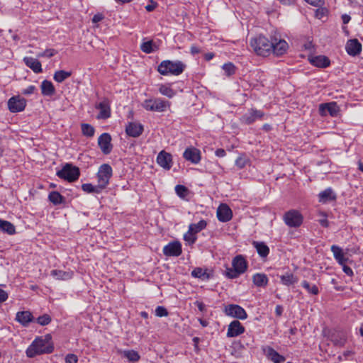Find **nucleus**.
I'll use <instances>...</instances> for the list:
<instances>
[{"label":"nucleus","mask_w":363,"mask_h":363,"mask_svg":"<svg viewBox=\"0 0 363 363\" xmlns=\"http://www.w3.org/2000/svg\"><path fill=\"white\" fill-rule=\"evenodd\" d=\"M53 351V347L43 337L35 338L27 348L26 353L28 357L32 358L42 354H50Z\"/></svg>","instance_id":"obj_1"},{"label":"nucleus","mask_w":363,"mask_h":363,"mask_svg":"<svg viewBox=\"0 0 363 363\" xmlns=\"http://www.w3.org/2000/svg\"><path fill=\"white\" fill-rule=\"evenodd\" d=\"M247 269V262L241 255L235 256L232 260V268L226 267L224 275L228 279H236L244 274Z\"/></svg>","instance_id":"obj_2"},{"label":"nucleus","mask_w":363,"mask_h":363,"mask_svg":"<svg viewBox=\"0 0 363 363\" xmlns=\"http://www.w3.org/2000/svg\"><path fill=\"white\" fill-rule=\"evenodd\" d=\"M186 65L182 61L163 60L158 65L157 71L162 75H174L181 74L185 69Z\"/></svg>","instance_id":"obj_3"},{"label":"nucleus","mask_w":363,"mask_h":363,"mask_svg":"<svg viewBox=\"0 0 363 363\" xmlns=\"http://www.w3.org/2000/svg\"><path fill=\"white\" fill-rule=\"evenodd\" d=\"M250 46L255 52L260 56H268L273 48V44L263 35H259L252 38L250 40Z\"/></svg>","instance_id":"obj_4"},{"label":"nucleus","mask_w":363,"mask_h":363,"mask_svg":"<svg viewBox=\"0 0 363 363\" xmlns=\"http://www.w3.org/2000/svg\"><path fill=\"white\" fill-rule=\"evenodd\" d=\"M171 103L162 98H151L145 99L142 106L146 111L164 112L170 108Z\"/></svg>","instance_id":"obj_5"},{"label":"nucleus","mask_w":363,"mask_h":363,"mask_svg":"<svg viewBox=\"0 0 363 363\" xmlns=\"http://www.w3.org/2000/svg\"><path fill=\"white\" fill-rule=\"evenodd\" d=\"M57 176L69 182H73L78 179L80 172L79 169L70 163L65 164L62 169L57 172Z\"/></svg>","instance_id":"obj_6"},{"label":"nucleus","mask_w":363,"mask_h":363,"mask_svg":"<svg viewBox=\"0 0 363 363\" xmlns=\"http://www.w3.org/2000/svg\"><path fill=\"white\" fill-rule=\"evenodd\" d=\"M112 174L113 169L108 164H101L96 174L98 188L101 189L102 191L106 188L109 184Z\"/></svg>","instance_id":"obj_7"},{"label":"nucleus","mask_w":363,"mask_h":363,"mask_svg":"<svg viewBox=\"0 0 363 363\" xmlns=\"http://www.w3.org/2000/svg\"><path fill=\"white\" fill-rule=\"evenodd\" d=\"M283 220L289 227L298 228L303 223V217L298 211L292 209L284 214Z\"/></svg>","instance_id":"obj_8"},{"label":"nucleus","mask_w":363,"mask_h":363,"mask_svg":"<svg viewBox=\"0 0 363 363\" xmlns=\"http://www.w3.org/2000/svg\"><path fill=\"white\" fill-rule=\"evenodd\" d=\"M271 43L273 44L272 52L277 56L284 54L289 46L286 40L281 38L279 34L274 32V35H271Z\"/></svg>","instance_id":"obj_9"},{"label":"nucleus","mask_w":363,"mask_h":363,"mask_svg":"<svg viewBox=\"0 0 363 363\" xmlns=\"http://www.w3.org/2000/svg\"><path fill=\"white\" fill-rule=\"evenodd\" d=\"M224 313L228 316L240 320H245L247 318L245 310L237 304H229L226 306L224 309Z\"/></svg>","instance_id":"obj_10"},{"label":"nucleus","mask_w":363,"mask_h":363,"mask_svg":"<svg viewBox=\"0 0 363 363\" xmlns=\"http://www.w3.org/2000/svg\"><path fill=\"white\" fill-rule=\"evenodd\" d=\"M26 106V100L20 96L11 97L8 101V108L11 113L23 111Z\"/></svg>","instance_id":"obj_11"},{"label":"nucleus","mask_w":363,"mask_h":363,"mask_svg":"<svg viewBox=\"0 0 363 363\" xmlns=\"http://www.w3.org/2000/svg\"><path fill=\"white\" fill-rule=\"evenodd\" d=\"M111 137L109 133H102L98 138V145L104 155L109 154L113 148Z\"/></svg>","instance_id":"obj_12"},{"label":"nucleus","mask_w":363,"mask_h":363,"mask_svg":"<svg viewBox=\"0 0 363 363\" xmlns=\"http://www.w3.org/2000/svg\"><path fill=\"white\" fill-rule=\"evenodd\" d=\"M339 111L340 108L336 102L321 104L319 106V113L322 116L330 114L331 116L334 117L337 116Z\"/></svg>","instance_id":"obj_13"},{"label":"nucleus","mask_w":363,"mask_h":363,"mask_svg":"<svg viewBox=\"0 0 363 363\" xmlns=\"http://www.w3.org/2000/svg\"><path fill=\"white\" fill-rule=\"evenodd\" d=\"M264 115L262 111L251 108L242 116L241 121L245 124L249 125L257 120L262 119Z\"/></svg>","instance_id":"obj_14"},{"label":"nucleus","mask_w":363,"mask_h":363,"mask_svg":"<svg viewBox=\"0 0 363 363\" xmlns=\"http://www.w3.org/2000/svg\"><path fill=\"white\" fill-rule=\"evenodd\" d=\"M182 252V245L179 241L171 242L163 248L164 255L168 257H178Z\"/></svg>","instance_id":"obj_15"},{"label":"nucleus","mask_w":363,"mask_h":363,"mask_svg":"<svg viewBox=\"0 0 363 363\" xmlns=\"http://www.w3.org/2000/svg\"><path fill=\"white\" fill-rule=\"evenodd\" d=\"M96 108L99 110L97 116L98 119H107L111 116V107L109 101L104 99L100 103L96 105Z\"/></svg>","instance_id":"obj_16"},{"label":"nucleus","mask_w":363,"mask_h":363,"mask_svg":"<svg viewBox=\"0 0 363 363\" xmlns=\"http://www.w3.org/2000/svg\"><path fill=\"white\" fill-rule=\"evenodd\" d=\"M217 218L220 222H228L231 220L233 213L229 206L225 203H221L217 209Z\"/></svg>","instance_id":"obj_17"},{"label":"nucleus","mask_w":363,"mask_h":363,"mask_svg":"<svg viewBox=\"0 0 363 363\" xmlns=\"http://www.w3.org/2000/svg\"><path fill=\"white\" fill-rule=\"evenodd\" d=\"M157 164L162 168L169 170L172 166V159L171 154L162 150L157 157Z\"/></svg>","instance_id":"obj_18"},{"label":"nucleus","mask_w":363,"mask_h":363,"mask_svg":"<svg viewBox=\"0 0 363 363\" xmlns=\"http://www.w3.org/2000/svg\"><path fill=\"white\" fill-rule=\"evenodd\" d=\"M143 132V125L138 122H129L125 127V133L133 138L139 137Z\"/></svg>","instance_id":"obj_19"},{"label":"nucleus","mask_w":363,"mask_h":363,"mask_svg":"<svg viewBox=\"0 0 363 363\" xmlns=\"http://www.w3.org/2000/svg\"><path fill=\"white\" fill-rule=\"evenodd\" d=\"M345 50L350 56H357L362 51V45L357 39H351L347 40Z\"/></svg>","instance_id":"obj_20"},{"label":"nucleus","mask_w":363,"mask_h":363,"mask_svg":"<svg viewBox=\"0 0 363 363\" xmlns=\"http://www.w3.org/2000/svg\"><path fill=\"white\" fill-rule=\"evenodd\" d=\"M245 332V328L238 320L232 321L228 328L227 337H237Z\"/></svg>","instance_id":"obj_21"},{"label":"nucleus","mask_w":363,"mask_h":363,"mask_svg":"<svg viewBox=\"0 0 363 363\" xmlns=\"http://www.w3.org/2000/svg\"><path fill=\"white\" fill-rule=\"evenodd\" d=\"M183 157L187 161L198 164L201 160V152L195 147H188L184 152Z\"/></svg>","instance_id":"obj_22"},{"label":"nucleus","mask_w":363,"mask_h":363,"mask_svg":"<svg viewBox=\"0 0 363 363\" xmlns=\"http://www.w3.org/2000/svg\"><path fill=\"white\" fill-rule=\"evenodd\" d=\"M15 320L23 327L28 326L29 323L34 321V317L29 311H18Z\"/></svg>","instance_id":"obj_23"},{"label":"nucleus","mask_w":363,"mask_h":363,"mask_svg":"<svg viewBox=\"0 0 363 363\" xmlns=\"http://www.w3.org/2000/svg\"><path fill=\"white\" fill-rule=\"evenodd\" d=\"M266 357L274 363H282L285 361V357L279 354L275 350L269 346L263 348Z\"/></svg>","instance_id":"obj_24"},{"label":"nucleus","mask_w":363,"mask_h":363,"mask_svg":"<svg viewBox=\"0 0 363 363\" xmlns=\"http://www.w3.org/2000/svg\"><path fill=\"white\" fill-rule=\"evenodd\" d=\"M23 62L27 67L30 68L35 73H41L43 72L40 62L31 57H25Z\"/></svg>","instance_id":"obj_25"},{"label":"nucleus","mask_w":363,"mask_h":363,"mask_svg":"<svg viewBox=\"0 0 363 363\" xmlns=\"http://www.w3.org/2000/svg\"><path fill=\"white\" fill-rule=\"evenodd\" d=\"M310 62L313 65L320 68H325L330 64L329 58L324 55L311 57L310 58Z\"/></svg>","instance_id":"obj_26"},{"label":"nucleus","mask_w":363,"mask_h":363,"mask_svg":"<svg viewBox=\"0 0 363 363\" xmlns=\"http://www.w3.org/2000/svg\"><path fill=\"white\" fill-rule=\"evenodd\" d=\"M330 249L339 264L344 265L347 262L348 258L345 257L342 250L339 246L332 245Z\"/></svg>","instance_id":"obj_27"},{"label":"nucleus","mask_w":363,"mask_h":363,"mask_svg":"<svg viewBox=\"0 0 363 363\" xmlns=\"http://www.w3.org/2000/svg\"><path fill=\"white\" fill-rule=\"evenodd\" d=\"M41 93L45 96H52L55 94V89L52 83L48 80H43L40 85Z\"/></svg>","instance_id":"obj_28"},{"label":"nucleus","mask_w":363,"mask_h":363,"mask_svg":"<svg viewBox=\"0 0 363 363\" xmlns=\"http://www.w3.org/2000/svg\"><path fill=\"white\" fill-rule=\"evenodd\" d=\"M318 197L319 201L321 203H327L336 199V195L331 188H328L320 192Z\"/></svg>","instance_id":"obj_29"},{"label":"nucleus","mask_w":363,"mask_h":363,"mask_svg":"<svg viewBox=\"0 0 363 363\" xmlns=\"http://www.w3.org/2000/svg\"><path fill=\"white\" fill-rule=\"evenodd\" d=\"M50 275L57 280H68L72 279L73 277V272L72 271L65 272L53 269L50 272Z\"/></svg>","instance_id":"obj_30"},{"label":"nucleus","mask_w":363,"mask_h":363,"mask_svg":"<svg viewBox=\"0 0 363 363\" xmlns=\"http://www.w3.org/2000/svg\"><path fill=\"white\" fill-rule=\"evenodd\" d=\"M254 284L258 287H264L267 285L269 279L266 274L262 273H257L252 277Z\"/></svg>","instance_id":"obj_31"},{"label":"nucleus","mask_w":363,"mask_h":363,"mask_svg":"<svg viewBox=\"0 0 363 363\" xmlns=\"http://www.w3.org/2000/svg\"><path fill=\"white\" fill-rule=\"evenodd\" d=\"M298 280V277L290 272H286V274L280 276V281L285 286L293 285L296 284Z\"/></svg>","instance_id":"obj_32"},{"label":"nucleus","mask_w":363,"mask_h":363,"mask_svg":"<svg viewBox=\"0 0 363 363\" xmlns=\"http://www.w3.org/2000/svg\"><path fill=\"white\" fill-rule=\"evenodd\" d=\"M253 246L257 250V253L262 257H266L269 253V247L263 242H253Z\"/></svg>","instance_id":"obj_33"},{"label":"nucleus","mask_w":363,"mask_h":363,"mask_svg":"<svg viewBox=\"0 0 363 363\" xmlns=\"http://www.w3.org/2000/svg\"><path fill=\"white\" fill-rule=\"evenodd\" d=\"M0 230L9 235H13L16 233L15 226L9 221L0 219Z\"/></svg>","instance_id":"obj_34"},{"label":"nucleus","mask_w":363,"mask_h":363,"mask_svg":"<svg viewBox=\"0 0 363 363\" xmlns=\"http://www.w3.org/2000/svg\"><path fill=\"white\" fill-rule=\"evenodd\" d=\"M49 201L54 205H59L65 203V199L58 191H51L48 195Z\"/></svg>","instance_id":"obj_35"},{"label":"nucleus","mask_w":363,"mask_h":363,"mask_svg":"<svg viewBox=\"0 0 363 363\" xmlns=\"http://www.w3.org/2000/svg\"><path fill=\"white\" fill-rule=\"evenodd\" d=\"M159 91L161 94L169 99L174 97L176 94V91L168 84H161L159 87Z\"/></svg>","instance_id":"obj_36"},{"label":"nucleus","mask_w":363,"mask_h":363,"mask_svg":"<svg viewBox=\"0 0 363 363\" xmlns=\"http://www.w3.org/2000/svg\"><path fill=\"white\" fill-rule=\"evenodd\" d=\"M207 223L204 220H201L197 223H191L189 225V228L191 231L194 232L196 235L206 228Z\"/></svg>","instance_id":"obj_37"},{"label":"nucleus","mask_w":363,"mask_h":363,"mask_svg":"<svg viewBox=\"0 0 363 363\" xmlns=\"http://www.w3.org/2000/svg\"><path fill=\"white\" fill-rule=\"evenodd\" d=\"M72 73L71 72H67L65 70H59L55 72L53 79L61 83L63 81H65L66 79L69 77L71 76Z\"/></svg>","instance_id":"obj_38"},{"label":"nucleus","mask_w":363,"mask_h":363,"mask_svg":"<svg viewBox=\"0 0 363 363\" xmlns=\"http://www.w3.org/2000/svg\"><path fill=\"white\" fill-rule=\"evenodd\" d=\"M301 286L311 294L318 295L319 293V289L316 285L311 284L306 280L302 281Z\"/></svg>","instance_id":"obj_39"},{"label":"nucleus","mask_w":363,"mask_h":363,"mask_svg":"<svg viewBox=\"0 0 363 363\" xmlns=\"http://www.w3.org/2000/svg\"><path fill=\"white\" fill-rule=\"evenodd\" d=\"M175 192L182 199H186L189 194V189L185 186L179 184L175 186Z\"/></svg>","instance_id":"obj_40"},{"label":"nucleus","mask_w":363,"mask_h":363,"mask_svg":"<svg viewBox=\"0 0 363 363\" xmlns=\"http://www.w3.org/2000/svg\"><path fill=\"white\" fill-rule=\"evenodd\" d=\"M81 128H82V134L84 135H85L86 137H89V138H91L94 136L95 130L92 125H91L88 123H82L81 125Z\"/></svg>","instance_id":"obj_41"},{"label":"nucleus","mask_w":363,"mask_h":363,"mask_svg":"<svg viewBox=\"0 0 363 363\" xmlns=\"http://www.w3.org/2000/svg\"><path fill=\"white\" fill-rule=\"evenodd\" d=\"M123 357L133 362H138L140 359L139 354L135 350H125L123 352Z\"/></svg>","instance_id":"obj_42"},{"label":"nucleus","mask_w":363,"mask_h":363,"mask_svg":"<svg viewBox=\"0 0 363 363\" xmlns=\"http://www.w3.org/2000/svg\"><path fill=\"white\" fill-rule=\"evenodd\" d=\"M82 189L86 193H96L99 194L102 191L101 189L98 188V184L96 186L92 185L91 184H83L82 185Z\"/></svg>","instance_id":"obj_43"},{"label":"nucleus","mask_w":363,"mask_h":363,"mask_svg":"<svg viewBox=\"0 0 363 363\" xmlns=\"http://www.w3.org/2000/svg\"><path fill=\"white\" fill-rule=\"evenodd\" d=\"M184 240L189 245H193L196 241L197 236L194 232L189 229L188 231L184 235Z\"/></svg>","instance_id":"obj_44"},{"label":"nucleus","mask_w":363,"mask_h":363,"mask_svg":"<svg viewBox=\"0 0 363 363\" xmlns=\"http://www.w3.org/2000/svg\"><path fill=\"white\" fill-rule=\"evenodd\" d=\"M191 275H192V277H194L195 278H199V279H201L202 280H205L208 278V274L206 272H203L201 268H199V267L195 268L191 272Z\"/></svg>","instance_id":"obj_45"},{"label":"nucleus","mask_w":363,"mask_h":363,"mask_svg":"<svg viewBox=\"0 0 363 363\" xmlns=\"http://www.w3.org/2000/svg\"><path fill=\"white\" fill-rule=\"evenodd\" d=\"M51 320L52 318L48 314H43L35 320L36 323L42 326L48 325L50 323Z\"/></svg>","instance_id":"obj_46"},{"label":"nucleus","mask_w":363,"mask_h":363,"mask_svg":"<svg viewBox=\"0 0 363 363\" xmlns=\"http://www.w3.org/2000/svg\"><path fill=\"white\" fill-rule=\"evenodd\" d=\"M223 69L224 70L225 72V74L227 75V76H231L233 75L235 72V65L231 63V62H228V63H225L223 65L222 67Z\"/></svg>","instance_id":"obj_47"},{"label":"nucleus","mask_w":363,"mask_h":363,"mask_svg":"<svg viewBox=\"0 0 363 363\" xmlns=\"http://www.w3.org/2000/svg\"><path fill=\"white\" fill-rule=\"evenodd\" d=\"M140 49L142 50L143 52H144L147 54L152 52L154 51L153 48H152V41L150 40V41L144 42L140 45Z\"/></svg>","instance_id":"obj_48"},{"label":"nucleus","mask_w":363,"mask_h":363,"mask_svg":"<svg viewBox=\"0 0 363 363\" xmlns=\"http://www.w3.org/2000/svg\"><path fill=\"white\" fill-rule=\"evenodd\" d=\"M248 160L247 159L242 156V155H240L239 156L236 160H235V165L239 168V169H242L243 167H245V165L247 164Z\"/></svg>","instance_id":"obj_49"},{"label":"nucleus","mask_w":363,"mask_h":363,"mask_svg":"<svg viewBox=\"0 0 363 363\" xmlns=\"http://www.w3.org/2000/svg\"><path fill=\"white\" fill-rule=\"evenodd\" d=\"M155 315L157 317H166L168 315L167 310L164 307L159 306L155 308Z\"/></svg>","instance_id":"obj_50"},{"label":"nucleus","mask_w":363,"mask_h":363,"mask_svg":"<svg viewBox=\"0 0 363 363\" xmlns=\"http://www.w3.org/2000/svg\"><path fill=\"white\" fill-rule=\"evenodd\" d=\"M65 363H77L78 357L74 354H68L65 358Z\"/></svg>","instance_id":"obj_51"},{"label":"nucleus","mask_w":363,"mask_h":363,"mask_svg":"<svg viewBox=\"0 0 363 363\" xmlns=\"http://www.w3.org/2000/svg\"><path fill=\"white\" fill-rule=\"evenodd\" d=\"M56 54V51L54 49H47L43 52L39 53L38 55V57H51L54 56Z\"/></svg>","instance_id":"obj_52"},{"label":"nucleus","mask_w":363,"mask_h":363,"mask_svg":"<svg viewBox=\"0 0 363 363\" xmlns=\"http://www.w3.org/2000/svg\"><path fill=\"white\" fill-rule=\"evenodd\" d=\"M36 90V87L33 85H30L27 88L22 90V94L26 96L33 94Z\"/></svg>","instance_id":"obj_53"},{"label":"nucleus","mask_w":363,"mask_h":363,"mask_svg":"<svg viewBox=\"0 0 363 363\" xmlns=\"http://www.w3.org/2000/svg\"><path fill=\"white\" fill-rule=\"evenodd\" d=\"M342 266L343 272L347 275H348L350 277H352L353 276V274H354L353 271H352V269L350 267L347 266L345 264H344V265H342Z\"/></svg>","instance_id":"obj_54"},{"label":"nucleus","mask_w":363,"mask_h":363,"mask_svg":"<svg viewBox=\"0 0 363 363\" xmlns=\"http://www.w3.org/2000/svg\"><path fill=\"white\" fill-rule=\"evenodd\" d=\"M194 305L198 307L199 310L201 312H205L206 311V307L205 304L201 301H196L194 302Z\"/></svg>","instance_id":"obj_55"},{"label":"nucleus","mask_w":363,"mask_h":363,"mask_svg":"<svg viewBox=\"0 0 363 363\" xmlns=\"http://www.w3.org/2000/svg\"><path fill=\"white\" fill-rule=\"evenodd\" d=\"M305 1L313 6H320L323 4V0H305Z\"/></svg>","instance_id":"obj_56"},{"label":"nucleus","mask_w":363,"mask_h":363,"mask_svg":"<svg viewBox=\"0 0 363 363\" xmlns=\"http://www.w3.org/2000/svg\"><path fill=\"white\" fill-rule=\"evenodd\" d=\"M8 298V294L3 289H0V304L6 301Z\"/></svg>","instance_id":"obj_57"},{"label":"nucleus","mask_w":363,"mask_h":363,"mask_svg":"<svg viewBox=\"0 0 363 363\" xmlns=\"http://www.w3.org/2000/svg\"><path fill=\"white\" fill-rule=\"evenodd\" d=\"M200 52H201V50H200V48H199L198 46L194 45H191V48H190V52H191L193 55H196V54H198V53H199Z\"/></svg>","instance_id":"obj_58"},{"label":"nucleus","mask_w":363,"mask_h":363,"mask_svg":"<svg viewBox=\"0 0 363 363\" xmlns=\"http://www.w3.org/2000/svg\"><path fill=\"white\" fill-rule=\"evenodd\" d=\"M104 18V16L101 13L95 14L92 18L93 23L100 22Z\"/></svg>","instance_id":"obj_59"},{"label":"nucleus","mask_w":363,"mask_h":363,"mask_svg":"<svg viewBox=\"0 0 363 363\" xmlns=\"http://www.w3.org/2000/svg\"><path fill=\"white\" fill-rule=\"evenodd\" d=\"M215 154L218 157H223L226 155L225 150L222 148L217 149L215 152Z\"/></svg>","instance_id":"obj_60"},{"label":"nucleus","mask_w":363,"mask_h":363,"mask_svg":"<svg viewBox=\"0 0 363 363\" xmlns=\"http://www.w3.org/2000/svg\"><path fill=\"white\" fill-rule=\"evenodd\" d=\"M283 307L280 305H277L275 308V313L277 316H281L283 313Z\"/></svg>","instance_id":"obj_61"},{"label":"nucleus","mask_w":363,"mask_h":363,"mask_svg":"<svg viewBox=\"0 0 363 363\" xmlns=\"http://www.w3.org/2000/svg\"><path fill=\"white\" fill-rule=\"evenodd\" d=\"M351 18L349 15L347 14H343L342 16V22L344 24H347L350 22Z\"/></svg>","instance_id":"obj_62"},{"label":"nucleus","mask_w":363,"mask_h":363,"mask_svg":"<svg viewBox=\"0 0 363 363\" xmlns=\"http://www.w3.org/2000/svg\"><path fill=\"white\" fill-rule=\"evenodd\" d=\"M157 4L152 3V4H148L145 6V9L150 12L152 11L156 8Z\"/></svg>","instance_id":"obj_63"},{"label":"nucleus","mask_w":363,"mask_h":363,"mask_svg":"<svg viewBox=\"0 0 363 363\" xmlns=\"http://www.w3.org/2000/svg\"><path fill=\"white\" fill-rule=\"evenodd\" d=\"M319 223H320L323 227H325V228H327V227H328V225H329V222H328V220H327V218H323V219L319 220Z\"/></svg>","instance_id":"obj_64"}]
</instances>
